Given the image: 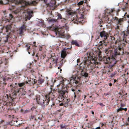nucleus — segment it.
Listing matches in <instances>:
<instances>
[{"label":"nucleus","mask_w":129,"mask_h":129,"mask_svg":"<svg viewBox=\"0 0 129 129\" xmlns=\"http://www.w3.org/2000/svg\"><path fill=\"white\" fill-rule=\"evenodd\" d=\"M25 5L22 6L19 9H17L16 11H13V14H18L21 16H23L25 15L26 19L29 20L31 17L33 12V11H30L27 8V5H30L29 2L25 1L24 2Z\"/></svg>","instance_id":"obj_1"},{"label":"nucleus","mask_w":129,"mask_h":129,"mask_svg":"<svg viewBox=\"0 0 129 129\" xmlns=\"http://www.w3.org/2000/svg\"><path fill=\"white\" fill-rule=\"evenodd\" d=\"M121 51L122 52L121 47L116 48V49L108 48L105 49V53L108 57H116L120 55Z\"/></svg>","instance_id":"obj_2"},{"label":"nucleus","mask_w":129,"mask_h":129,"mask_svg":"<svg viewBox=\"0 0 129 129\" xmlns=\"http://www.w3.org/2000/svg\"><path fill=\"white\" fill-rule=\"evenodd\" d=\"M91 55V54L90 53L89 56H87L88 58L87 60H86L80 64L79 66L81 69L87 70V68H89L88 67L90 63V62L95 63H96V62L95 61L96 59V58H93V55Z\"/></svg>","instance_id":"obj_3"},{"label":"nucleus","mask_w":129,"mask_h":129,"mask_svg":"<svg viewBox=\"0 0 129 129\" xmlns=\"http://www.w3.org/2000/svg\"><path fill=\"white\" fill-rule=\"evenodd\" d=\"M68 13L71 16V20L74 23L78 24V22L81 23L83 21V16L82 14L77 15L76 12L71 11H69Z\"/></svg>","instance_id":"obj_4"},{"label":"nucleus","mask_w":129,"mask_h":129,"mask_svg":"<svg viewBox=\"0 0 129 129\" xmlns=\"http://www.w3.org/2000/svg\"><path fill=\"white\" fill-rule=\"evenodd\" d=\"M100 36L102 38L103 40L100 42L99 45V46H106L108 43V38L109 37V34L105 31L103 30L100 33Z\"/></svg>","instance_id":"obj_5"},{"label":"nucleus","mask_w":129,"mask_h":129,"mask_svg":"<svg viewBox=\"0 0 129 129\" xmlns=\"http://www.w3.org/2000/svg\"><path fill=\"white\" fill-rule=\"evenodd\" d=\"M116 57H107L106 56L104 57L102 59V60L106 64H110L111 66H114L116 64L119 59L117 58Z\"/></svg>","instance_id":"obj_6"},{"label":"nucleus","mask_w":129,"mask_h":129,"mask_svg":"<svg viewBox=\"0 0 129 129\" xmlns=\"http://www.w3.org/2000/svg\"><path fill=\"white\" fill-rule=\"evenodd\" d=\"M15 98H14L13 95L9 96L7 94L4 96L2 99L3 101L5 102L4 105H11L15 101Z\"/></svg>","instance_id":"obj_7"},{"label":"nucleus","mask_w":129,"mask_h":129,"mask_svg":"<svg viewBox=\"0 0 129 129\" xmlns=\"http://www.w3.org/2000/svg\"><path fill=\"white\" fill-rule=\"evenodd\" d=\"M44 79L43 78L41 75V77H39L38 81L36 79H30L29 80H28V82L26 81V83H29L30 85H33L34 84L39 85L40 84H42L44 81Z\"/></svg>","instance_id":"obj_8"},{"label":"nucleus","mask_w":129,"mask_h":129,"mask_svg":"<svg viewBox=\"0 0 129 129\" xmlns=\"http://www.w3.org/2000/svg\"><path fill=\"white\" fill-rule=\"evenodd\" d=\"M11 27L10 25H6V26H4L2 28L3 30H5L6 31V32L7 33V35L5 38L4 39V42L5 43H7L8 42V39L10 37V34L11 32Z\"/></svg>","instance_id":"obj_9"},{"label":"nucleus","mask_w":129,"mask_h":129,"mask_svg":"<svg viewBox=\"0 0 129 129\" xmlns=\"http://www.w3.org/2000/svg\"><path fill=\"white\" fill-rule=\"evenodd\" d=\"M80 81V78L76 75H72L70 79V81L69 84L73 85L75 83L76 84H78L79 83Z\"/></svg>","instance_id":"obj_10"},{"label":"nucleus","mask_w":129,"mask_h":129,"mask_svg":"<svg viewBox=\"0 0 129 129\" xmlns=\"http://www.w3.org/2000/svg\"><path fill=\"white\" fill-rule=\"evenodd\" d=\"M115 10L114 9H111V10L109 12V15L108 16H105V18H106V20L107 21V22H112L113 20H116L117 21H118L119 19L118 17H115L114 18L111 15V13L114 11Z\"/></svg>","instance_id":"obj_11"},{"label":"nucleus","mask_w":129,"mask_h":129,"mask_svg":"<svg viewBox=\"0 0 129 129\" xmlns=\"http://www.w3.org/2000/svg\"><path fill=\"white\" fill-rule=\"evenodd\" d=\"M72 48L71 46L70 48H63L61 52V57L62 58H64L66 56L67 54H69L71 53V50H70Z\"/></svg>","instance_id":"obj_12"},{"label":"nucleus","mask_w":129,"mask_h":129,"mask_svg":"<svg viewBox=\"0 0 129 129\" xmlns=\"http://www.w3.org/2000/svg\"><path fill=\"white\" fill-rule=\"evenodd\" d=\"M50 59L51 61L50 63L49 67L51 69L53 68V67L57 65L58 59L57 57L54 56H52Z\"/></svg>","instance_id":"obj_13"},{"label":"nucleus","mask_w":129,"mask_h":129,"mask_svg":"<svg viewBox=\"0 0 129 129\" xmlns=\"http://www.w3.org/2000/svg\"><path fill=\"white\" fill-rule=\"evenodd\" d=\"M66 89L63 90H60L58 91V92L59 93L58 98L59 99V101L60 102L63 101L64 98L66 97H64V95L65 94L66 92L67 91V89L66 87L65 88Z\"/></svg>","instance_id":"obj_14"},{"label":"nucleus","mask_w":129,"mask_h":129,"mask_svg":"<svg viewBox=\"0 0 129 129\" xmlns=\"http://www.w3.org/2000/svg\"><path fill=\"white\" fill-rule=\"evenodd\" d=\"M93 58H95L96 59V60L95 61L96 62L95 63L91 62H90V63H89V66L88 67L89 68H87V69H88L89 70V73H91V72H95V68L94 66V64H97L98 63L97 61L98 59L97 58L95 57H93Z\"/></svg>","instance_id":"obj_15"},{"label":"nucleus","mask_w":129,"mask_h":129,"mask_svg":"<svg viewBox=\"0 0 129 129\" xmlns=\"http://www.w3.org/2000/svg\"><path fill=\"white\" fill-rule=\"evenodd\" d=\"M12 89V91L13 92L12 94H13V95L14 96V98L16 99L15 97L17 93H19L20 92H21V90L23 91V88L22 89L21 88H18L17 87L15 86Z\"/></svg>","instance_id":"obj_16"},{"label":"nucleus","mask_w":129,"mask_h":129,"mask_svg":"<svg viewBox=\"0 0 129 129\" xmlns=\"http://www.w3.org/2000/svg\"><path fill=\"white\" fill-rule=\"evenodd\" d=\"M52 94L51 92H49L48 94L45 95V98H44V104L43 107H44L45 105H47L49 104L50 101V95L51 94Z\"/></svg>","instance_id":"obj_17"},{"label":"nucleus","mask_w":129,"mask_h":129,"mask_svg":"<svg viewBox=\"0 0 129 129\" xmlns=\"http://www.w3.org/2000/svg\"><path fill=\"white\" fill-rule=\"evenodd\" d=\"M35 98L38 104L43 107V105H44V97L38 95L36 96Z\"/></svg>","instance_id":"obj_18"},{"label":"nucleus","mask_w":129,"mask_h":129,"mask_svg":"<svg viewBox=\"0 0 129 129\" xmlns=\"http://www.w3.org/2000/svg\"><path fill=\"white\" fill-rule=\"evenodd\" d=\"M7 15L5 16V17L3 19V21H5V22H11L10 21L13 18V16L12 14H6Z\"/></svg>","instance_id":"obj_19"},{"label":"nucleus","mask_w":129,"mask_h":129,"mask_svg":"<svg viewBox=\"0 0 129 129\" xmlns=\"http://www.w3.org/2000/svg\"><path fill=\"white\" fill-rule=\"evenodd\" d=\"M54 30L56 35H61L64 32L63 29L61 28H59L58 27H55Z\"/></svg>","instance_id":"obj_20"},{"label":"nucleus","mask_w":129,"mask_h":129,"mask_svg":"<svg viewBox=\"0 0 129 129\" xmlns=\"http://www.w3.org/2000/svg\"><path fill=\"white\" fill-rule=\"evenodd\" d=\"M9 2L15 4L18 2V0H3L0 1V3L2 4H6L8 3Z\"/></svg>","instance_id":"obj_21"},{"label":"nucleus","mask_w":129,"mask_h":129,"mask_svg":"<svg viewBox=\"0 0 129 129\" xmlns=\"http://www.w3.org/2000/svg\"><path fill=\"white\" fill-rule=\"evenodd\" d=\"M27 26L25 24L22 25L19 29V34L20 35L23 34L24 31L26 29Z\"/></svg>","instance_id":"obj_22"},{"label":"nucleus","mask_w":129,"mask_h":129,"mask_svg":"<svg viewBox=\"0 0 129 129\" xmlns=\"http://www.w3.org/2000/svg\"><path fill=\"white\" fill-rule=\"evenodd\" d=\"M26 47H27V51L28 52V54H30V53L32 54V56H34L35 54V51L34 49L31 50H30V46H29L28 44H27L25 45Z\"/></svg>","instance_id":"obj_23"},{"label":"nucleus","mask_w":129,"mask_h":129,"mask_svg":"<svg viewBox=\"0 0 129 129\" xmlns=\"http://www.w3.org/2000/svg\"><path fill=\"white\" fill-rule=\"evenodd\" d=\"M116 35H114V37H111V43H114L115 44H117V41L118 40L117 39L116 40Z\"/></svg>","instance_id":"obj_24"},{"label":"nucleus","mask_w":129,"mask_h":129,"mask_svg":"<svg viewBox=\"0 0 129 129\" xmlns=\"http://www.w3.org/2000/svg\"><path fill=\"white\" fill-rule=\"evenodd\" d=\"M121 36L123 38V41L126 40V38L127 36V33H126L125 31H122L121 33Z\"/></svg>","instance_id":"obj_25"},{"label":"nucleus","mask_w":129,"mask_h":129,"mask_svg":"<svg viewBox=\"0 0 129 129\" xmlns=\"http://www.w3.org/2000/svg\"><path fill=\"white\" fill-rule=\"evenodd\" d=\"M38 23L40 26H41L43 27H44L45 26V25L44 24V21L42 19L39 20V21L38 22Z\"/></svg>","instance_id":"obj_26"},{"label":"nucleus","mask_w":129,"mask_h":129,"mask_svg":"<svg viewBox=\"0 0 129 129\" xmlns=\"http://www.w3.org/2000/svg\"><path fill=\"white\" fill-rule=\"evenodd\" d=\"M71 44L73 45H75L78 47H79L80 46L78 41L76 40H72L71 42Z\"/></svg>","instance_id":"obj_27"},{"label":"nucleus","mask_w":129,"mask_h":129,"mask_svg":"<svg viewBox=\"0 0 129 129\" xmlns=\"http://www.w3.org/2000/svg\"><path fill=\"white\" fill-rule=\"evenodd\" d=\"M8 62V59H6L4 57L1 59V60H0V64L4 62L5 64H6Z\"/></svg>","instance_id":"obj_28"},{"label":"nucleus","mask_w":129,"mask_h":129,"mask_svg":"<svg viewBox=\"0 0 129 129\" xmlns=\"http://www.w3.org/2000/svg\"><path fill=\"white\" fill-rule=\"evenodd\" d=\"M126 19L124 18V17L122 18H120L119 19L118 21V23L119 25H121L123 23V21L125 20Z\"/></svg>","instance_id":"obj_29"},{"label":"nucleus","mask_w":129,"mask_h":129,"mask_svg":"<svg viewBox=\"0 0 129 129\" xmlns=\"http://www.w3.org/2000/svg\"><path fill=\"white\" fill-rule=\"evenodd\" d=\"M48 21L50 22H56L57 21V20L50 18L48 19Z\"/></svg>","instance_id":"obj_30"},{"label":"nucleus","mask_w":129,"mask_h":129,"mask_svg":"<svg viewBox=\"0 0 129 129\" xmlns=\"http://www.w3.org/2000/svg\"><path fill=\"white\" fill-rule=\"evenodd\" d=\"M60 129H66L67 126L65 125L61 124H60Z\"/></svg>","instance_id":"obj_31"},{"label":"nucleus","mask_w":129,"mask_h":129,"mask_svg":"<svg viewBox=\"0 0 129 129\" xmlns=\"http://www.w3.org/2000/svg\"><path fill=\"white\" fill-rule=\"evenodd\" d=\"M70 101V100L69 99H67V98L65 97L63 101L64 103L68 104V103Z\"/></svg>","instance_id":"obj_32"},{"label":"nucleus","mask_w":129,"mask_h":129,"mask_svg":"<svg viewBox=\"0 0 129 129\" xmlns=\"http://www.w3.org/2000/svg\"><path fill=\"white\" fill-rule=\"evenodd\" d=\"M56 2L55 1H51L50 2V4H51V5H50V6L51 7H53L55 6L56 4Z\"/></svg>","instance_id":"obj_33"},{"label":"nucleus","mask_w":129,"mask_h":129,"mask_svg":"<svg viewBox=\"0 0 129 129\" xmlns=\"http://www.w3.org/2000/svg\"><path fill=\"white\" fill-rule=\"evenodd\" d=\"M21 111L23 113H28L30 112V110H26L24 111L22 109L21 110Z\"/></svg>","instance_id":"obj_34"},{"label":"nucleus","mask_w":129,"mask_h":129,"mask_svg":"<svg viewBox=\"0 0 129 129\" xmlns=\"http://www.w3.org/2000/svg\"><path fill=\"white\" fill-rule=\"evenodd\" d=\"M122 110H123V108L120 107L119 108L116 110V112L117 113H119Z\"/></svg>","instance_id":"obj_35"},{"label":"nucleus","mask_w":129,"mask_h":129,"mask_svg":"<svg viewBox=\"0 0 129 129\" xmlns=\"http://www.w3.org/2000/svg\"><path fill=\"white\" fill-rule=\"evenodd\" d=\"M124 18L126 19L125 20H127L128 21V23H129V15H125Z\"/></svg>","instance_id":"obj_36"},{"label":"nucleus","mask_w":129,"mask_h":129,"mask_svg":"<svg viewBox=\"0 0 129 129\" xmlns=\"http://www.w3.org/2000/svg\"><path fill=\"white\" fill-rule=\"evenodd\" d=\"M18 85L19 87H24L25 86V83H18Z\"/></svg>","instance_id":"obj_37"},{"label":"nucleus","mask_w":129,"mask_h":129,"mask_svg":"<svg viewBox=\"0 0 129 129\" xmlns=\"http://www.w3.org/2000/svg\"><path fill=\"white\" fill-rule=\"evenodd\" d=\"M57 16H58L57 19H62V17L60 13H58L57 14Z\"/></svg>","instance_id":"obj_38"},{"label":"nucleus","mask_w":129,"mask_h":129,"mask_svg":"<svg viewBox=\"0 0 129 129\" xmlns=\"http://www.w3.org/2000/svg\"><path fill=\"white\" fill-rule=\"evenodd\" d=\"M38 119L40 120H41L42 119V118L43 117V116L42 115H38Z\"/></svg>","instance_id":"obj_39"},{"label":"nucleus","mask_w":129,"mask_h":129,"mask_svg":"<svg viewBox=\"0 0 129 129\" xmlns=\"http://www.w3.org/2000/svg\"><path fill=\"white\" fill-rule=\"evenodd\" d=\"M116 30L115 29V35H117L118 36V35L119 33V31L118 30Z\"/></svg>","instance_id":"obj_40"},{"label":"nucleus","mask_w":129,"mask_h":129,"mask_svg":"<svg viewBox=\"0 0 129 129\" xmlns=\"http://www.w3.org/2000/svg\"><path fill=\"white\" fill-rule=\"evenodd\" d=\"M125 124L126 125H129V117L127 118V121L126 122Z\"/></svg>","instance_id":"obj_41"},{"label":"nucleus","mask_w":129,"mask_h":129,"mask_svg":"<svg viewBox=\"0 0 129 129\" xmlns=\"http://www.w3.org/2000/svg\"><path fill=\"white\" fill-rule=\"evenodd\" d=\"M84 3V1H81L78 3V5H82Z\"/></svg>","instance_id":"obj_42"},{"label":"nucleus","mask_w":129,"mask_h":129,"mask_svg":"<svg viewBox=\"0 0 129 129\" xmlns=\"http://www.w3.org/2000/svg\"><path fill=\"white\" fill-rule=\"evenodd\" d=\"M61 21L62 23H65L67 21V20L64 18H62Z\"/></svg>","instance_id":"obj_43"},{"label":"nucleus","mask_w":129,"mask_h":129,"mask_svg":"<svg viewBox=\"0 0 129 129\" xmlns=\"http://www.w3.org/2000/svg\"><path fill=\"white\" fill-rule=\"evenodd\" d=\"M37 3L35 1H33L31 2V4L34 5H36Z\"/></svg>","instance_id":"obj_44"},{"label":"nucleus","mask_w":129,"mask_h":129,"mask_svg":"<svg viewBox=\"0 0 129 129\" xmlns=\"http://www.w3.org/2000/svg\"><path fill=\"white\" fill-rule=\"evenodd\" d=\"M116 74V73L115 72H114L111 73V74L110 76L111 77H113V76H114Z\"/></svg>","instance_id":"obj_45"},{"label":"nucleus","mask_w":129,"mask_h":129,"mask_svg":"<svg viewBox=\"0 0 129 129\" xmlns=\"http://www.w3.org/2000/svg\"><path fill=\"white\" fill-rule=\"evenodd\" d=\"M32 47H36L37 46L36 45V42H35L33 43V44L32 45Z\"/></svg>","instance_id":"obj_46"},{"label":"nucleus","mask_w":129,"mask_h":129,"mask_svg":"<svg viewBox=\"0 0 129 129\" xmlns=\"http://www.w3.org/2000/svg\"><path fill=\"white\" fill-rule=\"evenodd\" d=\"M115 29H116V30H120V28H119V26L117 25L115 27Z\"/></svg>","instance_id":"obj_47"},{"label":"nucleus","mask_w":129,"mask_h":129,"mask_svg":"<svg viewBox=\"0 0 129 129\" xmlns=\"http://www.w3.org/2000/svg\"><path fill=\"white\" fill-rule=\"evenodd\" d=\"M68 106H69V105H68V104L64 103V105H63L64 107H68Z\"/></svg>","instance_id":"obj_48"},{"label":"nucleus","mask_w":129,"mask_h":129,"mask_svg":"<svg viewBox=\"0 0 129 129\" xmlns=\"http://www.w3.org/2000/svg\"><path fill=\"white\" fill-rule=\"evenodd\" d=\"M126 33H127V36H129V29H127L126 31H125Z\"/></svg>","instance_id":"obj_49"},{"label":"nucleus","mask_w":129,"mask_h":129,"mask_svg":"<svg viewBox=\"0 0 129 129\" xmlns=\"http://www.w3.org/2000/svg\"><path fill=\"white\" fill-rule=\"evenodd\" d=\"M88 74L86 73H85L84 74V76L85 77H88Z\"/></svg>","instance_id":"obj_50"},{"label":"nucleus","mask_w":129,"mask_h":129,"mask_svg":"<svg viewBox=\"0 0 129 129\" xmlns=\"http://www.w3.org/2000/svg\"><path fill=\"white\" fill-rule=\"evenodd\" d=\"M120 104L121 107H124L125 106V105L122 103H121Z\"/></svg>","instance_id":"obj_51"},{"label":"nucleus","mask_w":129,"mask_h":129,"mask_svg":"<svg viewBox=\"0 0 129 129\" xmlns=\"http://www.w3.org/2000/svg\"><path fill=\"white\" fill-rule=\"evenodd\" d=\"M26 94V92L25 91H23V92L22 93V95H25V94Z\"/></svg>","instance_id":"obj_52"},{"label":"nucleus","mask_w":129,"mask_h":129,"mask_svg":"<svg viewBox=\"0 0 129 129\" xmlns=\"http://www.w3.org/2000/svg\"><path fill=\"white\" fill-rule=\"evenodd\" d=\"M63 105H64V102H63V103H62L60 104H59V106H63Z\"/></svg>","instance_id":"obj_53"},{"label":"nucleus","mask_w":129,"mask_h":129,"mask_svg":"<svg viewBox=\"0 0 129 129\" xmlns=\"http://www.w3.org/2000/svg\"><path fill=\"white\" fill-rule=\"evenodd\" d=\"M7 54H8V55H9V56H10V52H9V51H8V52H6Z\"/></svg>","instance_id":"obj_54"},{"label":"nucleus","mask_w":129,"mask_h":129,"mask_svg":"<svg viewBox=\"0 0 129 129\" xmlns=\"http://www.w3.org/2000/svg\"><path fill=\"white\" fill-rule=\"evenodd\" d=\"M38 53H37L36 55V56L37 57V59H39V57H38Z\"/></svg>","instance_id":"obj_55"},{"label":"nucleus","mask_w":129,"mask_h":129,"mask_svg":"<svg viewBox=\"0 0 129 129\" xmlns=\"http://www.w3.org/2000/svg\"><path fill=\"white\" fill-rule=\"evenodd\" d=\"M99 104L100 106H103L104 105L102 103H98Z\"/></svg>","instance_id":"obj_56"},{"label":"nucleus","mask_w":129,"mask_h":129,"mask_svg":"<svg viewBox=\"0 0 129 129\" xmlns=\"http://www.w3.org/2000/svg\"><path fill=\"white\" fill-rule=\"evenodd\" d=\"M0 123L1 124H4V123H5V122H4V121L3 120H2L1 122H0Z\"/></svg>","instance_id":"obj_57"},{"label":"nucleus","mask_w":129,"mask_h":129,"mask_svg":"<svg viewBox=\"0 0 129 129\" xmlns=\"http://www.w3.org/2000/svg\"><path fill=\"white\" fill-rule=\"evenodd\" d=\"M82 1H84V3H87V0H82Z\"/></svg>","instance_id":"obj_58"},{"label":"nucleus","mask_w":129,"mask_h":129,"mask_svg":"<svg viewBox=\"0 0 129 129\" xmlns=\"http://www.w3.org/2000/svg\"><path fill=\"white\" fill-rule=\"evenodd\" d=\"M42 47H40L39 48V51H41L42 50Z\"/></svg>","instance_id":"obj_59"},{"label":"nucleus","mask_w":129,"mask_h":129,"mask_svg":"<svg viewBox=\"0 0 129 129\" xmlns=\"http://www.w3.org/2000/svg\"><path fill=\"white\" fill-rule=\"evenodd\" d=\"M101 127L100 126H98L97 127H96V128L94 129H100Z\"/></svg>","instance_id":"obj_60"},{"label":"nucleus","mask_w":129,"mask_h":129,"mask_svg":"<svg viewBox=\"0 0 129 129\" xmlns=\"http://www.w3.org/2000/svg\"><path fill=\"white\" fill-rule=\"evenodd\" d=\"M123 110H124L125 111H126L127 110V109L126 108H123Z\"/></svg>","instance_id":"obj_61"},{"label":"nucleus","mask_w":129,"mask_h":129,"mask_svg":"<svg viewBox=\"0 0 129 129\" xmlns=\"http://www.w3.org/2000/svg\"><path fill=\"white\" fill-rule=\"evenodd\" d=\"M80 59H78L77 60V62H80Z\"/></svg>","instance_id":"obj_62"},{"label":"nucleus","mask_w":129,"mask_h":129,"mask_svg":"<svg viewBox=\"0 0 129 129\" xmlns=\"http://www.w3.org/2000/svg\"><path fill=\"white\" fill-rule=\"evenodd\" d=\"M109 86H111L112 85V84L111 83H109Z\"/></svg>","instance_id":"obj_63"},{"label":"nucleus","mask_w":129,"mask_h":129,"mask_svg":"<svg viewBox=\"0 0 129 129\" xmlns=\"http://www.w3.org/2000/svg\"><path fill=\"white\" fill-rule=\"evenodd\" d=\"M117 81V80L116 79H114V83H115V82H116Z\"/></svg>","instance_id":"obj_64"}]
</instances>
